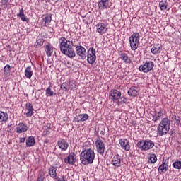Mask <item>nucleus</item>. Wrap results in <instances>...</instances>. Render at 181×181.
<instances>
[{
	"instance_id": "nucleus-29",
	"label": "nucleus",
	"mask_w": 181,
	"mask_h": 181,
	"mask_svg": "<svg viewBox=\"0 0 181 181\" xmlns=\"http://www.w3.org/2000/svg\"><path fill=\"white\" fill-rule=\"evenodd\" d=\"M57 169L54 167H51L49 168V175L50 177L54 178L57 176V173H56Z\"/></svg>"
},
{
	"instance_id": "nucleus-33",
	"label": "nucleus",
	"mask_w": 181,
	"mask_h": 181,
	"mask_svg": "<svg viewBox=\"0 0 181 181\" xmlns=\"http://www.w3.org/2000/svg\"><path fill=\"white\" fill-rule=\"evenodd\" d=\"M44 42L45 41L43 40V39L37 37V40H36V42H35V47H37V48L40 47L41 46L43 45Z\"/></svg>"
},
{
	"instance_id": "nucleus-28",
	"label": "nucleus",
	"mask_w": 181,
	"mask_h": 181,
	"mask_svg": "<svg viewBox=\"0 0 181 181\" xmlns=\"http://www.w3.org/2000/svg\"><path fill=\"white\" fill-rule=\"evenodd\" d=\"M25 10H23V8H21L20 10V13L18 15V16H19V18H21V19H22V21L23 22H28V21H29L28 18H26V16H25Z\"/></svg>"
},
{
	"instance_id": "nucleus-15",
	"label": "nucleus",
	"mask_w": 181,
	"mask_h": 181,
	"mask_svg": "<svg viewBox=\"0 0 181 181\" xmlns=\"http://www.w3.org/2000/svg\"><path fill=\"white\" fill-rule=\"evenodd\" d=\"M96 30L98 32V33H100V35H103L107 32V25L104 23H99L95 25Z\"/></svg>"
},
{
	"instance_id": "nucleus-49",
	"label": "nucleus",
	"mask_w": 181,
	"mask_h": 181,
	"mask_svg": "<svg viewBox=\"0 0 181 181\" xmlns=\"http://www.w3.org/2000/svg\"><path fill=\"white\" fill-rule=\"evenodd\" d=\"M100 134H101V135H105V132H104V131H102V132H100Z\"/></svg>"
},
{
	"instance_id": "nucleus-9",
	"label": "nucleus",
	"mask_w": 181,
	"mask_h": 181,
	"mask_svg": "<svg viewBox=\"0 0 181 181\" xmlns=\"http://www.w3.org/2000/svg\"><path fill=\"white\" fill-rule=\"evenodd\" d=\"M75 50L79 59L81 60H85V59L87 57V52H86V48H84L83 46L79 45L75 48Z\"/></svg>"
},
{
	"instance_id": "nucleus-38",
	"label": "nucleus",
	"mask_w": 181,
	"mask_h": 181,
	"mask_svg": "<svg viewBox=\"0 0 181 181\" xmlns=\"http://www.w3.org/2000/svg\"><path fill=\"white\" fill-rule=\"evenodd\" d=\"M4 74H6L8 71H11V65L7 64L4 68Z\"/></svg>"
},
{
	"instance_id": "nucleus-6",
	"label": "nucleus",
	"mask_w": 181,
	"mask_h": 181,
	"mask_svg": "<svg viewBox=\"0 0 181 181\" xmlns=\"http://www.w3.org/2000/svg\"><path fill=\"white\" fill-rule=\"evenodd\" d=\"M95 145L96 146L98 153H100V155H104V152H105V144L104 143V141H103L100 137H98L95 142Z\"/></svg>"
},
{
	"instance_id": "nucleus-4",
	"label": "nucleus",
	"mask_w": 181,
	"mask_h": 181,
	"mask_svg": "<svg viewBox=\"0 0 181 181\" xmlns=\"http://www.w3.org/2000/svg\"><path fill=\"white\" fill-rule=\"evenodd\" d=\"M155 146V143L151 139L140 140L137 143V148H139L141 151H149Z\"/></svg>"
},
{
	"instance_id": "nucleus-26",
	"label": "nucleus",
	"mask_w": 181,
	"mask_h": 181,
	"mask_svg": "<svg viewBox=\"0 0 181 181\" xmlns=\"http://www.w3.org/2000/svg\"><path fill=\"white\" fill-rule=\"evenodd\" d=\"M129 95H131L132 97H136L138 95V90L135 89L134 87H132L128 90Z\"/></svg>"
},
{
	"instance_id": "nucleus-51",
	"label": "nucleus",
	"mask_w": 181,
	"mask_h": 181,
	"mask_svg": "<svg viewBox=\"0 0 181 181\" xmlns=\"http://www.w3.org/2000/svg\"><path fill=\"white\" fill-rule=\"evenodd\" d=\"M179 127L181 128V122H180Z\"/></svg>"
},
{
	"instance_id": "nucleus-1",
	"label": "nucleus",
	"mask_w": 181,
	"mask_h": 181,
	"mask_svg": "<svg viewBox=\"0 0 181 181\" xmlns=\"http://www.w3.org/2000/svg\"><path fill=\"white\" fill-rule=\"evenodd\" d=\"M60 51L65 56L70 59L76 57V51L74 50V43L73 41L67 40L66 37H61L59 40Z\"/></svg>"
},
{
	"instance_id": "nucleus-42",
	"label": "nucleus",
	"mask_w": 181,
	"mask_h": 181,
	"mask_svg": "<svg viewBox=\"0 0 181 181\" xmlns=\"http://www.w3.org/2000/svg\"><path fill=\"white\" fill-rule=\"evenodd\" d=\"M170 136H175V135H176V132L175 131V129H171L170 131Z\"/></svg>"
},
{
	"instance_id": "nucleus-46",
	"label": "nucleus",
	"mask_w": 181,
	"mask_h": 181,
	"mask_svg": "<svg viewBox=\"0 0 181 181\" xmlns=\"http://www.w3.org/2000/svg\"><path fill=\"white\" fill-rule=\"evenodd\" d=\"M57 181H66V180H64V176H62V178H57Z\"/></svg>"
},
{
	"instance_id": "nucleus-30",
	"label": "nucleus",
	"mask_w": 181,
	"mask_h": 181,
	"mask_svg": "<svg viewBox=\"0 0 181 181\" xmlns=\"http://www.w3.org/2000/svg\"><path fill=\"white\" fill-rule=\"evenodd\" d=\"M120 59H122L124 63H131V59L128 57V54L125 53L121 54Z\"/></svg>"
},
{
	"instance_id": "nucleus-3",
	"label": "nucleus",
	"mask_w": 181,
	"mask_h": 181,
	"mask_svg": "<svg viewBox=\"0 0 181 181\" xmlns=\"http://www.w3.org/2000/svg\"><path fill=\"white\" fill-rule=\"evenodd\" d=\"M170 129V120L168 117L163 118L158 124L157 134L158 136H163L166 135Z\"/></svg>"
},
{
	"instance_id": "nucleus-50",
	"label": "nucleus",
	"mask_w": 181,
	"mask_h": 181,
	"mask_svg": "<svg viewBox=\"0 0 181 181\" xmlns=\"http://www.w3.org/2000/svg\"><path fill=\"white\" fill-rule=\"evenodd\" d=\"M12 126V124H9L8 126V128H10V127H11Z\"/></svg>"
},
{
	"instance_id": "nucleus-34",
	"label": "nucleus",
	"mask_w": 181,
	"mask_h": 181,
	"mask_svg": "<svg viewBox=\"0 0 181 181\" xmlns=\"http://www.w3.org/2000/svg\"><path fill=\"white\" fill-rule=\"evenodd\" d=\"M149 160H150L151 163H155L156 162V160H158L156 154H151L150 156Z\"/></svg>"
},
{
	"instance_id": "nucleus-47",
	"label": "nucleus",
	"mask_w": 181,
	"mask_h": 181,
	"mask_svg": "<svg viewBox=\"0 0 181 181\" xmlns=\"http://www.w3.org/2000/svg\"><path fill=\"white\" fill-rule=\"evenodd\" d=\"M37 181H43V177H38Z\"/></svg>"
},
{
	"instance_id": "nucleus-17",
	"label": "nucleus",
	"mask_w": 181,
	"mask_h": 181,
	"mask_svg": "<svg viewBox=\"0 0 181 181\" xmlns=\"http://www.w3.org/2000/svg\"><path fill=\"white\" fill-rule=\"evenodd\" d=\"M25 110H27L26 117H30L33 115V105L32 103H27L25 104Z\"/></svg>"
},
{
	"instance_id": "nucleus-31",
	"label": "nucleus",
	"mask_w": 181,
	"mask_h": 181,
	"mask_svg": "<svg viewBox=\"0 0 181 181\" xmlns=\"http://www.w3.org/2000/svg\"><path fill=\"white\" fill-rule=\"evenodd\" d=\"M159 6L161 11H166V9L168 8V2L166 1H161L159 3Z\"/></svg>"
},
{
	"instance_id": "nucleus-22",
	"label": "nucleus",
	"mask_w": 181,
	"mask_h": 181,
	"mask_svg": "<svg viewBox=\"0 0 181 181\" xmlns=\"http://www.w3.org/2000/svg\"><path fill=\"white\" fill-rule=\"evenodd\" d=\"M45 51L46 52L47 56H48V57H50V56L53 54V47H52L50 44H48L45 45Z\"/></svg>"
},
{
	"instance_id": "nucleus-10",
	"label": "nucleus",
	"mask_w": 181,
	"mask_h": 181,
	"mask_svg": "<svg viewBox=\"0 0 181 181\" xmlns=\"http://www.w3.org/2000/svg\"><path fill=\"white\" fill-rule=\"evenodd\" d=\"M110 98L112 101H117L121 98V92L117 89H112L110 92Z\"/></svg>"
},
{
	"instance_id": "nucleus-20",
	"label": "nucleus",
	"mask_w": 181,
	"mask_h": 181,
	"mask_svg": "<svg viewBox=\"0 0 181 181\" xmlns=\"http://www.w3.org/2000/svg\"><path fill=\"white\" fill-rule=\"evenodd\" d=\"M160 52H162V45L160 44H157L151 48V53L153 54H159Z\"/></svg>"
},
{
	"instance_id": "nucleus-48",
	"label": "nucleus",
	"mask_w": 181,
	"mask_h": 181,
	"mask_svg": "<svg viewBox=\"0 0 181 181\" xmlns=\"http://www.w3.org/2000/svg\"><path fill=\"white\" fill-rule=\"evenodd\" d=\"M45 144H49V139H46L45 141H44Z\"/></svg>"
},
{
	"instance_id": "nucleus-2",
	"label": "nucleus",
	"mask_w": 181,
	"mask_h": 181,
	"mask_svg": "<svg viewBox=\"0 0 181 181\" xmlns=\"http://www.w3.org/2000/svg\"><path fill=\"white\" fill-rule=\"evenodd\" d=\"M94 159H95V153L91 148L85 149L81 153L80 161L83 165H91Z\"/></svg>"
},
{
	"instance_id": "nucleus-21",
	"label": "nucleus",
	"mask_w": 181,
	"mask_h": 181,
	"mask_svg": "<svg viewBox=\"0 0 181 181\" xmlns=\"http://www.w3.org/2000/svg\"><path fill=\"white\" fill-rule=\"evenodd\" d=\"M27 148H30L35 146V137L33 136H30L25 141Z\"/></svg>"
},
{
	"instance_id": "nucleus-32",
	"label": "nucleus",
	"mask_w": 181,
	"mask_h": 181,
	"mask_svg": "<svg viewBox=\"0 0 181 181\" xmlns=\"http://www.w3.org/2000/svg\"><path fill=\"white\" fill-rule=\"evenodd\" d=\"M173 122H174V125H175L176 127H179V125L180 124L181 122V119L180 117H176V115H175L174 117H172Z\"/></svg>"
},
{
	"instance_id": "nucleus-36",
	"label": "nucleus",
	"mask_w": 181,
	"mask_h": 181,
	"mask_svg": "<svg viewBox=\"0 0 181 181\" xmlns=\"http://www.w3.org/2000/svg\"><path fill=\"white\" fill-rule=\"evenodd\" d=\"M54 94V92H53V90H52L50 87H48L46 89V95H49V97H53Z\"/></svg>"
},
{
	"instance_id": "nucleus-43",
	"label": "nucleus",
	"mask_w": 181,
	"mask_h": 181,
	"mask_svg": "<svg viewBox=\"0 0 181 181\" xmlns=\"http://www.w3.org/2000/svg\"><path fill=\"white\" fill-rule=\"evenodd\" d=\"M121 100L123 104H127L128 103V99H127V98H121Z\"/></svg>"
},
{
	"instance_id": "nucleus-41",
	"label": "nucleus",
	"mask_w": 181,
	"mask_h": 181,
	"mask_svg": "<svg viewBox=\"0 0 181 181\" xmlns=\"http://www.w3.org/2000/svg\"><path fill=\"white\" fill-rule=\"evenodd\" d=\"M61 90H65V91H67V83H62L61 85Z\"/></svg>"
},
{
	"instance_id": "nucleus-23",
	"label": "nucleus",
	"mask_w": 181,
	"mask_h": 181,
	"mask_svg": "<svg viewBox=\"0 0 181 181\" xmlns=\"http://www.w3.org/2000/svg\"><path fill=\"white\" fill-rule=\"evenodd\" d=\"M25 76L26 78H29V80H30V78H32V76H33V71H32L31 66H28L25 69Z\"/></svg>"
},
{
	"instance_id": "nucleus-40",
	"label": "nucleus",
	"mask_w": 181,
	"mask_h": 181,
	"mask_svg": "<svg viewBox=\"0 0 181 181\" xmlns=\"http://www.w3.org/2000/svg\"><path fill=\"white\" fill-rule=\"evenodd\" d=\"M43 135L45 136H47V135H50V130H49L48 129H46L43 131Z\"/></svg>"
},
{
	"instance_id": "nucleus-8",
	"label": "nucleus",
	"mask_w": 181,
	"mask_h": 181,
	"mask_svg": "<svg viewBox=\"0 0 181 181\" xmlns=\"http://www.w3.org/2000/svg\"><path fill=\"white\" fill-rule=\"evenodd\" d=\"M154 66L153 62H147L144 65H141L139 70L143 73H149V71L153 69Z\"/></svg>"
},
{
	"instance_id": "nucleus-24",
	"label": "nucleus",
	"mask_w": 181,
	"mask_h": 181,
	"mask_svg": "<svg viewBox=\"0 0 181 181\" xmlns=\"http://www.w3.org/2000/svg\"><path fill=\"white\" fill-rule=\"evenodd\" d=\"M9 119L8 113L4 112H0V122H6Z\"/></svg>"
},
{
	"instance_id": "nucleus-27",
	"label": "nucleus",
	"mask_w": 181,
	"mask_h": 181,
	"mask_svg": "<svg viewBox=\"0 0 181 181\" xmlns=\"http://www.w3.org/2000/svg\"><path fill=\"white\" fill-rule=\"evenodd\" d=\"M169 169V165H164L163 163L158 167V170L160 171V173H166Z\"/></svg>"
},
{
	"instance_id": "nucleus-19",
	"label": "nucleus",
	"mask_w": 181,
	"mask_h": 181,
	"mask_svg": "<svg viewBox=\"0 0 181 181\" xmlns=\"http://www.w3.org/2000/svg\"><path fill=\"white\" fill-rule=\"evenodd\" d=\"M112 165L116 168H119V166H121V158L119 157V155H115L112 158Z\"/></svg>"
},
{
	"instance_id": "nucleus-35",
	"label": "nucleus",
	"mask_w": 181,
	"mask_h": 181,
	"mask_svg": "<svg viewBox=\"0 0 181 181\" xmlns=\"http://www.w3.org/2000/svg\"><path fill=\"white\" fill-rule=\"evenodd\" d=\"M1 4L3 8H6L9 6V0H1Z\"/></svg>"
},
{
	"instance_id": "nucleus-11",
	"label": "nucleus",
	"mask_w": 181,
	"mask_h": 181,
	"mask_svg": "<svg viewBox=\"0 0 181 181\" xmlns=\"http://www.w3.org/2000/svg\"><path fill=\"white\" fill-rule=\"evenodd\" d=\"M76 159H77L76 153H70L69 155L64 159V161L68 165H74V163H76Z\"/></svg>"
},
{
	"instance_id": "nucleus-18",
	"label": "nucleus",
	"mask_w": 181,
	"mask_h": 181,
	"mask_svg": "<svg viewBox=\"0 0 181 181\" xmlns=\"http://www.w3.org/2000/svg\"><path fill=\"white\" fill-rule=\"evenodd\" d=\"M129 141L127 140V139H122L119 140L120 146H122V149H124V151H129L130 146L128 144Z\"/></svg>"
},
{
	"instance_id": "nucleus-45",
	"label": "nucleus",
	"mask_w": 181,
	"mask_h": 181,
	"mask_svg": "<svg viewBox=\"0 0 181 181\" xmlns=\"http://www.w3.org/2000/svg\"><path fill=\"white\" fill-rule=\"evenodd\" d=\"M162 163L164 165H169V159H166L165 160L163 159Z\"/></svg>"
},
{
	"instance_id": "nucleus-5",
	"label": "nucleus",
	"mask_w": 181,
	"mask_h": 181,
	"mask_svg": "<svg viewBox=\"0 0 181 181\" xmlns=\"http://www.w3.org/2000/svg\"><path fill=\"white\" fill-rule=\"evenodd\" d=\"M129 40L132 50H136L138 46H139V34L138 33H134Z\"/></svg>"
},
{
	"instance_id": "nucleus-37",
	"label": "nucleus",
	"mask_w": 181,
	"mask_h": 181,
	"mask_svg": "<svg viewBox=\"0 0 181 181\" xmlns=\"http://www.w3.org/2000/svg\"><path fill=\"white\" fill-rule=\"evenodd\" d=\"M173 166L175 169H181V161H175L173 163Z\"/></svg>"
},
{
	"instance_id": "nucleus-7",
	"label": "nucleus",
	"mask_w": 181,
	"mask_h": 181,
	"mask_svg": "<svg viewBox=\"0 0 181 181\" xmlns=\"http://www.w3.org/2000/svg\"><path fill=\"white\" fill-rule=\"evenodd\" d=\"M97 60V56H95V49L93 47L89 48L87 55V61L89 64H94Z\"/></svg>"
},
{
	"instance_id": "nucleus-16",
	"label": "nucleus",
	"mask_w": 181,
	"mask_h": 181,
	"mask_svg": "<svg viewBox=\"0 0 181 181\" xmlns=\"http://www.w3.org/2000/svg\"><path fill=\"white\" fill-rule=\"evenodd\" d=\"M99 9L102 11L110 8V0H100L98 4Z\"/></svg>"
},
{
	"instance_id": "nucleus-25",
	"label": "nucleus",
	"mask_w": 181,
	"mask_h": 181,
	"mask_svg": "<svg viewBox=\"0 0 181 181\" xmlns=\"http://www.w3.org/2000/svg\"><path fill=\"white\" fill-rule=\"evenodd\" d=\"M163 114L164 113L162 111L158 112H156V117H153V121H154V122H158V121H159L160 118H163Z\"/></svg>"
},
{
	"instance_id": "nucleus-39",
	"label": "nucleus",
	"mask_w": 181,
	"mask_h": 181,
	"mask_svg": "<svg viewBox=\"0 0 181 181\" xmlns=\"http://www.w3.org/2000/svg\"><path fill=\"white\" fill-rule=\"evenodd\" d=\"M45 23H49V22H52V16H47L44 18Z\"/></svg>"
},
{
	"instance_id": "nucleus-12",
	"label": "nucleus",
	"mask_w": 181,
	"mask_h": 181,
	"mask_svg": "<svg viewBox=\"0 0 181 181\" xmlns=\"http://www.w3.org/2000/svg\"><path fill=\"white\" fill-rule=\"evenodd\" d=\"M29 129V127H28V124L24 122L19 123L18 127H16V131L17 134H22L23 132H26Z\"/></svg>"
},
{
	"instance_id": "nucleus-44",
	"label": "nucleus",
	"mask_w": 181,
	"mask_h": 181,
	"mask_svg": "<svg viewBox=\"0 0 181 181\" xmlns=\"http://www.w3.org/2000/svg\"><path fill=\"white\" fill-rule=\"evenodd\" d=\"M25 140H26V138L21 137L19 139V142H20V144H24Z\"/></svg>"
},
{
	"instance_id": "nucleus-13",
	"label": "nucleus",
	"mask_w": 181,
	"mask_h": 181,
	"mask_svg": "<svg viewBox=\"0 0 181 181\" xmlns=\"http://www.w3.org/2000/svg\"><path fill=\"white\" fill-rule=\"evenodd\" d=\"M88 119V114H80L76 115L74 119V122H84V121H87Z\"/></svg>"
},
{
	"instance_id": "nucleus-14",
	"label": "nucleus",
	"mask_w": 181,
	"mask_h": 181,
	"mask_svg": "<svg viewBox=\"0 0 181 181\" xmlns=\"http://www.w3.org/2000/svg\"><path fill=\"white\" fill-rule=\"evenodd\" d=\"M57 145L62 151H67V148H69V143L66 141L64 139L59 140Z\"/></svg>"
}]
</instances>
